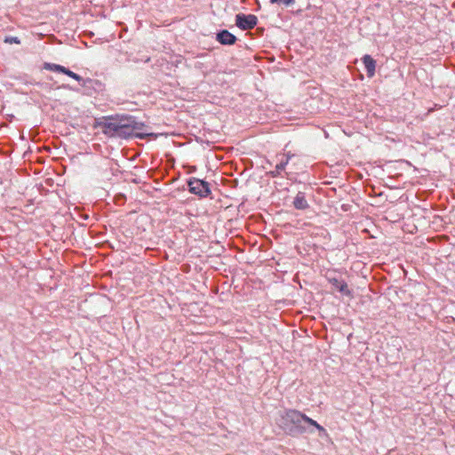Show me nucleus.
Instances as JSON below:
<instances>
[{"label":"nucleus","mask_w":455,"mask_h":455,"mask_svg":"<svg viewBox=\"0 0 455 455\" xmlns=\"http://www.w3.org/2000/svg\"><path fill=\"white\" fill-rule=\"evenodd\" d=\"M276 424L284 433L291 436L307 432L305 424L315 427L318 430L320 437L327 436V431L323 427L306 414L293 409L279 411Z\"/></svg>","instance_id":"nucleus-1"},{"label":"nucleus","mask_w":455,"mask_h":455,"mask_svg":"<svg viewBox=\"0 0 455 455\" xmlns=\"http://www.w3.org/2000/svg\"><path fill=\"white\" fill-rule=\"evenodd\" d=\"M99 125L101 127L104 134L112 138H119V139H146L147 137L152 136L156 137L154 133H147V132H138L141 129H133L128 126H118L114 123H99Z\"/></svg>","instance_id":"nucleus-2"},{"label":"nucleus","mask_w":455,"mask_h":455,"mask_svg":"<svg viewBox=\"0 0 455 455\" xmlns=\"http://www.w3.org/2000/svg\"><path fill=\"white\" fill-rule=\"evenodd\" d=\"M100 123H114L122 127H132L133 129H143L145 124L142 122L137 121L136 117L128 115L105 116Z\"/></svg>","instance_id":"nucleus-3"},{"label":"nucleus","mask_w":455,"mask_h":455,"mask_svg":"<svg viewBox=\"0 0 455 455\" xmlns=\"http://www.w3.org/2000/svg\"><path fill=\"white\" fill-rule=\"evenodd\" d=\"M188 190L191 194L196 195L199 197H207L211 194L210 184L197 178H190L188 180Z\"/></svg>","instance_id":"nucleus-4"},{"label":"nucleus","mask_w":455,"mask_h":455,"mask_svg":"<svg viewBox=\"0 0 455 455\" xmlns=\"http://www.w3.org/2000/svg\"><path fill=\"white\" fill-rule=\"evenodd\" d=\"M258 23V18L254 14L238 13L235 15V25L242 30L253 28Z\"/></svg>","instance_id":"nucleus-5"},{"label":"nucleus","mask_w":455,"mask_h":455,"mask_svg":"<svg viewBox=\"0 0 455 455\" xmlns=\"http://www.w3.org/2000/svg\"><path fill=\"white\" fill-rule=\"evenodd\" d=\"M216 40L223 45H233L235 44L237 38L228 29H221L216 34Z\"/></svg>","instance_id":"nucleus-6"},{"label":"nucleus","mask_w":455,"mask_h":455,"mask_svg":"<svg viewBox=\"0 0 455 455\" xmlns=\"http://www.w3.org/2000/svg\"><path fill=\"white\" fill-rule=\"evenodd\" d=\"M207 59H210V56L207 53H200L197 54L193 60V67L196 69L201 70L202 72H205L208 68Z\"/></svg>","instance_id":"nucleus-7"},{"label":"nucleus","mask_w":455,"mask_h":455,"mask_svg":"<svg viewBox=\"0 0 455 455\" xmlns=\"http://www.w3.org/2000/svg\"><path fill=\"white\" fill-rule=\"evenodd\" d=\"M329 283L341 293L351 296V291L348 289L347 283L343 280H339L336 277H328Z\"/></svg>","instance_id":"nucleus-8"},{"label":"nucleus","mask_w":455,"mask_h":455,"mask_svg":"<svg viewBox=\"0 0 455 455\" xmlns=\"http://www.w3.org/2000/svg\"><path fill=\"white\" fill-rule=\"evenodd\" d=\"M292 204L294 208L297 210L304 211L309 208V204L306 199L305 193L301 191L297 193L292 202Z\"/></svg>","instance_id":"nucleus-9"},{"label":"nucleus","mask_w":455,"mask_h":455,"mask_svg":"<svg viewBox=\"0 0 455 455\" xmlns=\"http://www.w3.org/2000/svg\"><path fill=\"white\" fill-rule=\"evenodd\" d=\"M363 62L364 64L367 76L369 77H371L375 74V68H376V61L373 58H371L370 55L366 54L363 57Z\"/></svg>","instance_id":"nucleus-10"},{"label":"nucleus","mask_w":455,"mask_h":455,"mask_svg":"<svg viewBox=\"0 0 455 455\" xmlns=\"http://www.w3.org/2000/svg\"><path fill=\"white\" fill-rule=\"evenodd\" d=\"M73 79L79 82L83 87H91L93 84H98V81L91 79V78H83L81 76L76 73V76H73Z\"/></svg>","instance_id":"nucleus-11"},{"label":"nucleus","mask_w":455,"mask_h":455,"mask_svg":"<svg viewBox=\"0 0 455 455\" xmlns=\"http://www.w3.org/2000/svg\"><path fill=\"white\" fill-rule=\"evenodd\" d=\"M287 165V160H281L280 163H278L276 165H275V168L274 171H271L269 172V174L275 178V177H278L280 174H281V172H283L285 167Z\"/></svg>","instance_id":"nucleus-12"},{"label":"nucleus","mask_w":455,"mask_h":455,"mask_svg":"<svg viewBox=\"0 0 455 455\" xmlns=\"http://www.w3.org/2000/svg\"><path fill=\"white\" fill-rule=\"evenodd\" d=\"M44 68L53 72L63 73L65 67L59 64L45 62L44 64Z\"/></svg>","instance_id":"nucleus-13"},{"label":"nucleus","mask_w":455,"mask_h":455,"mask_svg":"<svg viewBox=\"0 0 455 455\" xmlns=\"http://www.w3.org/2000/svg\"><path fill=\"white\" fill-rule=\"evenodd\" d=\"M270 4H283L285 6H291L294 4L295 0H270Z\"/></svg>","instance_id":"nucleus-14"},{"label":"nucleus","mask_w":455,"mask_h":455,"mask_svg":"<svg viewBox=\"0 0 455 455\" xmlns=\"http://www.w3.org/2000/svg\"><path fill=\"white\" fill-rule=\"evenodd\" d=\"M4 43H7V44H20V40L19 37L17 36H6L4 38Z\"/></svg>","instance_id":"nucleus-15"},{"label":"nucleus","mask_w":455,"mask_h":455,"mask_svg":"<svg viewBox=\"0 0 455 455\" xmlns=\"http://www.w3.org/2000/svg\"><path fill=\"white\" fill-rule=\"evenodd\" d=\"M62 74H65L71 78H73V76H76L75 72L71 71L70 69H68L67 68H64V72Z\"/></svg>","instance_id":"nucleus-16"},{"label":"nucleus","mask_w":455,"mask_h":455,"mask_svg":"<svg viewBox=\"0 0 455 455\" xmlns=\"http://www.w3.org/2000/svg\"><path fill=\"white\" fill-rule=\"evenodd\" d=\"M283 156H285L284 160H287V164H288L289 161L291 159V157L294 156V155L291 154V152H288L285 155H283Z\"/></svg>","instance_id":"nucleus-17"}]
</instances>
